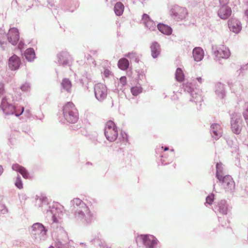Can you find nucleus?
<instances>
[{
  "instance_id": "31",
  "label": "nucleus",
  "mask_w": 248,
  "mask_h": 248,
  "mask_svg": "<svg viewBox=\"0 0 248 248\" xmlns=\"http://www.w3.org/2000/svg\"><path fill=\"white\" fill-rule=\"evenodd\" d=\"M214 200V195L213 194H211L207 196L206 199V203H208L209 204H212L213 201Z\"/></svg>"
},
{
  "instance_id": "16",
  "label": "nucleus",
  "mask_w": 248,
  "mask_h": 248,
  "mask_svg": "<svg viewBox=\"0 0 248 248\" xmlns=\"http://www.w3.org/2000/svg\"><path fill=\"white\" fill-rule=\"evenodd\" d=\"M204 53L201 47H196L193 50V56L196 61H201L203 58Z\"/></svg>"
},
{
  "instance_id": "44",
  "label": "nucleus",
  "mask_w": 248,
  "mask_h": 248,
  "mask_svg": "<svg viewBox=\"0 0 248 248\" xmlns=\"http://www.w3.org/2000/svg\"><path fill=\"white\" fill-rule=\"evenodd\" d=\"M169 150V148H168V147H165V148H164V151H167V150Z\"/></svg>"
},
{
  "instance_id": "9",
  "label": "nucleus",
  "mask_w": 248,
  "mask_h": 248,
  "mask_svg": "<svg viewBox=\"0 0 248 248\" xmlns=\"http://www.w3.org/2000/svg\"><path fill=\"white\" fill-rule=\"evenodd\" d=\"M32 234L35 236V238L36 239V236L39 235L40 237L46 235V231L45 230L44 226L40 223H35L32 226Z\"/></svg>"
},
{
  "instance_id": "6",
  "label": "nucleus",
  "mask_w": 248,
  "mask_h": 248,
  "mask_svg": "<svg viewBox=\"0 0 248 248\" xmlns=\"http://www.w3.org/2000/svg\"><path fill=\"white\" fill-rule=\"evenodd\" d=\"M216 58L217 60L220 59H227L231 54L229 49L224 45L219 46L214 52Z\"/></svg>"
},
{
  "instance_id": "1",
  "label": "nucleus",
  "mask_w": 248,
  "mask_h": 248,
  "mask_svg": "<svg viewBox=\"0 0 248 248\" xmlns=\"http://www.w3.org/2000/svg\"><path fill=\"white\" fill-rule=\"evenodd\" d=\"M63 113L65 119L69 123H75L78 119V110L72 102H68L63 106Z\"/></svg>"
},
{
  "instance_id": "2",
  "label": "nucleus",
  "mask_w": 248,
  "mask_h": 248,
  "mask_svg": "<svg viewBox=\"0 0 248 248\" xmlns=\"http://www.w3.org/2000/svg\"><path fill=\"white\" fill-rule=\"evenodd\" d=\"M105 136L108 141H114L118 136V127L115 123L111 120L107 121L104 130Z\"/></svg>"
},
{
  "instance_id": "22",
  "label": "nucleus",
  "mask_w": 248,
  "mask_h": 248,
  "mask_svg": "<svg viewBox=\"0 0 248 248\" xmlns=\"http://www.w3.org/2000/svg\"><path fill=\"white\" fill-rule=\"evenodd\" d=\"M61 85L62 88L68 92H70L72 88L71 81L68 78H64L62 79Z\"/></svg>"
},
{
  "instance_id": "20",
  "label": "nucleus",
  "mask_w": 248,
  "mask_h": 248,
  "mask_svg": "<svg viewBox=\"0 0 248 248\" xmlns=\"http://www.w3.org/2000/svg\"><path fill=\"white\" fill-rule=\"evenodd\" d=\"M231 128L232 132L236 134H240L241 131V126L239 124L238 121H232L231 124Z\"/></svg>"
},
{
  "instance_id": "33",
  "label": "nucleus",
  "mask_w": 248,
  "mask_h": 248,
  "mask_svg": "<svg viewBox=\"0 0 248 248\" xmlns=\"http://www.w3.org/2000/svg\"><path fill=\"white\" fill-rule=\"evenodd\" d=\"M20 88L23 91H28L30 90V86L28 83H25L21 85Z\"/></svg>"
},
{
  "instance_id": "24",
  "label": "nucleus",
  "mask_w": 248,
  "mask_h": 248,
  "mask_svg": "<svg viewBox=\"0 0 248 248\" xmlns=\"http://www.w3.org/2000/svg\"><path fill=\"white\" fill-rule=\"evenodd\" d=\"M218 211L222 215H226L228 211V207L224 201H221L218 204Z\"/></svg>"
},
{
  "instance_id": "32",
  "label": "nucleus",
  "mask_w": 248,
  "mask_h": 248,
  "mask_svg": "<svg viewBox=\"0 0 248 248\" xmlns=\"http://www.w3.org/2000/svg\"><path fill=\"white\" fill-rule=\"evenodd\" d=\"M151 19L149 17V16L146 14H144L142 16V20L143 21V23L145 24H146V23L147 22L149 21V20H150Z\"/></svg>"
},
{
  "instance_id": "5",
  "label": "nucleus",
  "mask_w": 248,
  "mask_h": 248,
  "mask_svg": "<svg viewBox=\"0 0 248 248\" xmlns=\"http://www.w3.org/2000/svg\"><path fill=\"white\" fill-rule=\"evenodd\" d=\"M94 93L96 98L99 101L104 100L107 95L106 86L102 83H98L94 87Z\"/></svg>"
},
{
  "instance_id": "13",
  "label": "nucleus",
  "mask_w": 248,
  "mask_h": 248,
  "mask_svg": "<svg viewBox=\"0 0 248 248\" xmlns=\"http://www.w3.org/2000/svg\"><path fill=\"white\" fill-rule=\"evenodd\" d=\"M228 26L231 31L238 33L241 29L240 22L235 19H231L228 21Z\"/></svg>"
},
{
  "instance_id": "4",
  "label": "nucleus",
  "mask_w": 248,
  "mask_h": 248,
  "mask_svg": "<svg viewBox=\"0 0 248 248\" xmlns=\"http://www.w3.org/2000/svg\"><path fill=\"white\" fill-rule=\"evenodd\" d=\"M140 240L142 241L147 248H153V247L156 244L155 237L151 235H138L136 238V241L138 243V241Z\"/></svg>"
},
{
  "instance_id": "7",
  "label": "nucleus",
  "mask_w": 248,
  "mask_h": 248,
  "mask_svg": "<svg viewBox=\"0 0 248 248\" xmlns=\"http://www.w3.org/2000/svg\"><path fill=\"white\" fill-rule=\"evenodd\" d=\"M7 38L9 42L12 45H16L19 39L18 30L15 28H11L7 33Z\"/></svg>"
},
{
  "instance_id": "27",
  "label": "nucleus",
  "mask_w": 248,
  "mask_h": 248,
  "mask_svg": "<svg viewBox=\"0 0 248 248\" xmlns=\"http://www.w3.org/2000/svg\"><path fill=\"white\" fill-rule=\"evenodd\" d=\"M131 92L134 96H137L142 92V88L140 86H135L131 88Z\"/></svg>"
},
{
  "instance_id": "23",
  "label": "nucleus",
  "mask_w": 248,
  "mask_h": 248,
  "mask_svg": "<svg viewBox=\"0 0 248 248\" xmlns=\"http://www.w3.org/2000/svg\"><path fill=\"white\" fill-rule=\"evenodd\" d=\"M118 66L121 70H125L127 69L129 66V62L125 58H122L119 61Z\"/></svg>"
},
{
  "instance_id": "17",
  "label": "nucleus",
  "mask_w": 248,
  "mask_h": 248,
  "mask_svg": "<svg viewBox=\"0 0 248 248\" xmlns=\"http://www.w3.org/2000/svg\"><path fill=\"white\" fill-rule=\"evenodd\" d=\"M24 55L26 59L29 62L32 61L35 57L34 50L32 48H29L25 50Z\"/></svg>"
},
{
  "instance_id": "42",
  "label": "nucleus",
  "mask_w": 248,
  "mask_h": 248,
  "mask_svg": "<svg viewBox=\"0 0 248 248\" xmlns=\"http://www.w3.org/2000/svg\"><path fill=\"white\" fill-rule=\"evenodd\" d=\"M3 169L1 166H0V175L2 174L3 172Z\"/></svg>"
},
{
  "instance_id": "3",
  "label": "nucleus",
  "mask_w": 248,
  "mask_h": 248,
  "mask_svg": "<svg viewBox=\"0 0 248 248\" xmlns=\"http://www.w3.org/2000/svg\"><path fill=\"white\" fill-rule=\"evenodd\" d=\"M187 14V10L185 7L175 5L171 9V15L177 20H183L186 18Z\"/></svg>"
},
{
  "instance_id": "10",
  "label": "nucleus",
  "mask_w": 248,
  "mask_h": 248,
  "mask_svg": "<svg viewBox=\"0 0 248 248\" xmlns=\"http://www.w3.org/2000/svg\"><path fill=\"white\" fill-rule=\"evenodd\" d=\"M1 107L3 112L6 114H13L14 113L15 107L7 102L6 98L2 99Z\"/></svg>"
},
{
  "instance_id": "25",
  "label": "nucleus",
  "mask_w": 248,
  "mask_h": 248,
  "mask_svg": "<svg viewBox=\"0 0 248 248\" xmlns=\"http://www.w3.org/2000/svg\"><path fill=\"white\" fill-rule=\"evenodd\" d=\"M175 78L176 80L179 82L182 81L184 79V75L182 69L178 68L176 69L175 73Z\"/></svg>"
},
{
  "instance_id": "39",
  "label": "nucleus",
  "mask_w": 248,
  "mask_h": 248,
  "mask_svg": "<svg viewBox=\"0 0 248 248\" xmlns=\"http://www.w3.org/2000/svg\"><path fill=\"white\" fill-rule=\"evenodd\" d=\"M228 1L229 0H219L220 2L222 3H227Z\"/></svg>"
},
{
  "instance_id": "26",
  "label": "nucleus",
  "mask_w": 248,
  "mask_h": 248,
  "mask_svg": "<svg viewBox=\"0 0 248 248\" xmlns=\"http://www.w3.org/2000/svg\"><path fill=\"white\" fill-rule=\"evenodd\" d=\"M217 168V173L216 176L217 178L220 181L222 178V175L220 174V173L222 172V164L221 163H217L216 165Z\"/></svg>"
},
{
  "instance_id": "43",
  "label": "nucleus",
  "mask_w": 248,
  "mask_h": 248,
  "mask_svg": "<svg viewBox=\"0 0 248 248\" xmlns=\"http://www.w3.org/2000/svg\"><path fill=\"white\" fill-rule=\"evenodd\" d=\"M245 14L246 15L248 16V10H246V12H245Z\"/></svg>"
},
{
  "instance_id": "14",
  "label": "nucleus",
  "mask_w": 248,
  "mask_h": 248,
  "mask_svg": "<svg viewBox=\"0 0 248 248\" xmlns=\"http://www.w3.org/2000/svg\"><path fill=\"white\" fill-rule=\"evenodd\" d=\"M14 170L19 172L25 179H30V176L26 169L18 164H14L12 166Z\"/></svg>"
},
{
  "instance_id": "36",
  "label": "nucleus",
  "mask_w": 248,
  "mask_h": 248,
  "mask_svg": "<svg viewBox=\"0 0 248 248\" xmlns=\"http://www.w3.org/2000/svg\"><path fill=\"white\" fill-rule=\"evenodd\" d=\"M248 107L247 109L244 112V116L246 119H248Z\"/></svg>"
},
{
  "instance_id": "41",
  "label": "nucleus",
  "mask_w": 248,
  "mask_h": 248,
  "mask_svg": "<svg viewBox=\"0 0 248 248\" xmlns=\"http://www.w3.org/2000/svg\"><path fill=\"white\" fill-rule=\"evenodd\" d=\"M4 93V89L2 87V88L0 89V94H2Z\"/></svg>"
},
{
  "instance_id": "38",
  "label": "nucleus",
  "mask_w": 248,
  "mask_h": 248,
  "mask_svg": "<svg viewBox=\"0 0 248 248\" xmlns=\"http://www.w3.org/2000/svg\"><path fill=\"white\" fill-rule=\"evenodd\" d=\"M74 202L76 203V204H80L82 202V201L78 199H76L74 200Z\"/></svg>"
},
{
  "instance_id": "28",
  "label": "nucleus",
  "mask_w": 248,
  "mask_h": 248,
  "mask_svg": "<svg viewBox=\"0 0 248 248\" xmlns=\"http://www.w3.org/2000/svg\"><path fill=\"white\" fill-rule=\"evenodd\" d=\"M126 56L129 58L130 59L133 60L137 62H138L139 61V58L138 57L137 54L135 52H129L127 55H126Z\"/></svg>"
},
{
  "instance_id": "30",
  "label": "nucleus",
  "mask_w": 248,
  "mask_h": 248,
  "mask_svg": "<svg viewBox=\"0 0 248 248\" xmlns=\"http://www.w3.org/2000/svg\"><path fill=\"white\" fill-rule=\"evenodd\" d=\"M145 25L150 29H152L153 30H154L155 28V23L151 19L149 20V21L147 22L146 24H145Z\"/></svg>"
},
{
  "instance_id": "29",
  "label": "nucleus",
  "mask_w": 248,
  "mask_h": 248,
  "mask_svg": "<svg viewBox=\"0 0 248 248\" xmlns=\"http://www.w3.org/2000/svg\"><path fill=\"white\" fill-rule=\"evenodd\" d=\"M15 185L19 189H22L23 187L22 180L21 179V178L19 176L17 177L16 179V181L15 182Z\"/></svg>"
},
{
  "instance_id": "37",
  "label": "nucleus",
  "mask_w": 248,
  "mask_h": 248,
  "mask_svg": "<svg viewBox=\"0 0 248 248\" xmlns=\"http://www.w3.org/2000/svg\"><path fill=\"white\" fill-rule=\"evenodd\" d=\"M110 72L109 70L106 69L104 71V74L106 77H108L109 75H110Z\"/></svg>"
},
{
  "instance_id": "11",
  "label": "nucleus",
  "mask_w": 248,
  "mask_h": 248,
  "mask_svg": "<svg viewBox=\"0 0 248 248\" xmlns=\"http://www.w3.org/2000/svg\"><path fill=\"white\" fill-rule=\"evenodd\" d=\"M20 64V60L16 55H14L9 59V66L12 70L17 69Z\"/></svg>"
},
{
  "instance_id": "35",
  "label": "nucleus",
  "mask_w": 248,
  "mask_h": 248,
  "mask_svg": "<svg viewBox=\"0 0 248 248\" xmlns=\"http://www.w3.org/2000/svg\"><path fill=\"white\" fill-rule=\"evenodd\" d=\"M24 110V107H22L21 108V112L19 113H18L19 111H17V110H16V109H15V111L14 112V113L16 116H19V115H21L23 113Z\"/></svg>"
},
{
  "instance_id": "19",
  "label": "nucleus",
  "mask_w": 248,
  "mask_h": 248,
  "mask_svg": "<svg viewBox=\"0 0 248 248\" xmlns=\"http://www.w3.org/2000/svg\"><path fill=\"white\" fill-rule=\"evenodd\" d=\"M158 30L162 33L169 35L171 34L172 30L170 27L163 24H159L157 25Z\"/></svg>"
},
{
  "instance_id": "34",
  "label": "nucleus",
  "mask_w": 248,
  "mask_h": 248,
  "mask_svg": "<svg viewBox=\"0 0 248 248\" xmlns=\"http://www.w3.org/2000/svg\"><path fill=\"white\" fill-rule=\"evenodd\" d=\"M120 83L123 86H124L127 82L126 78L125 77H122L120 79Z\"/></svg>"
},
{
  "instance_id": "40",
  "label": "nucleus",
  "mask_w": 248,
  "mask_h": 248,
  "mask_svg": "<svg viewBox=\"0 0 248 248\" xmlns=\"http://www.w3.org/2000/svg\"><path fill=\"white\" fill-rule=\"evenodd\" d=\"M197 79L200 83H202V78H201V77L197 78Z\"/></svg>"
},
{
  "instance_id": "18",
  "label": "nucleus",
  "mask_w": 248,
  "mask_h": 248,
  "mask_svg": "<svg viewBox=\"0 0 248 248\" xmlns=\"http://www.w3.org/2000/svg\"><path fill=\"white\" fill-rule=\"evenodd\" d=\"M152 55L154 58H156L160 53V48L159 44L157 42L152 43L151 46Z\"/></svg>"
},
{
  "instance_id": "8",
  "label": "nucleus",
  "mask_w": 248,
  "mask_h": 248,
  "mask_svg": "<svg viewBox=\"0 0 248 248\" xmlns=\"http://www.w3.org/2000/svg\"><path fill=\"white\" fill-rule=\"evenodd\" d=\"M222 181L223 186L226 191H230L234 188V182L230 175H226L222 177L220 181Z\"/></svg>"
},
{
  "instance_id": "12",
  "label": "nucleus",
  "mask_w": 248,
  "mask_h": 248,
  "mask_svg": "<svg viewBox=\"0 0 248 248\" xmlns=\"http://www.w3.org/2000/svg\"><path fill=\"white\" fill-rule=\"evenodd\" d=\"M231 8L226 5L222 6L218 12L219 16L224 19L228 18L231 16Z\"/></svg>"
},
{
  "instance_id": "45",
  "label": "nucleus",
  "mask_w": 248,
  "mask_h": 248,
  "mask_svg": "<svg viewBox=\"0 0 248 248\" xmlns=\"http://www.w3.org/2000/svg\"><path fill=\"white\" fill-rule=\"evenodd\" d=\"M49 248H54V247L53 246H51L49 247Z\"/></svg>"
},
{
  "instance_id": "21",
  "label": "nucleus",
  "mask_w": 248,
  "mask_h": 248,
  "mask_svg": "<svg viewBox=\"0 0 248 248\" xmlns=\"http://www.w3.org/2000/svg\"><path fill=\"white\" fill-rule=\"evenodd\" d=\"M124 6L121 2H117L114 6V12L117 16L122 15L124 12Z\"/></svg>"
},
{
  "instance_id": "15",
  "label": "nucleus",
  "mask_w": 248,
  "mask_h": 248,
  "mask_svg": "<svg viewBox=\"0 0 248 248\" xmlns=\"http://www.w3.org/2000/svg\"><path fill=\"white\" fill-rule=\"evenodd\" d=\"M211 129L212 132L213 133V137L215 139H218L221 136L222 130L219 124H212Z\"/></svg>"
}]
</instances>
